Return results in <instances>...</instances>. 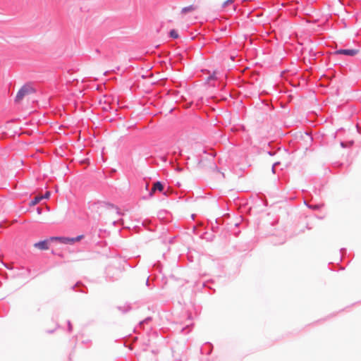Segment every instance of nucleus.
<instances>
[{"instance_id":"nucleus-1","label":"nucleus","mask_w":361,"mask_h":361,"mask_svg":"<svg viewBox=\"0 0 361 361\" xmlns=\"http://www.w3.org/2000/svg\"><path fill=\"white\" fill-rule=\"evenodd\" d=\"M99 209L104 216L110 220L114 221V218H111V216L117 215L118 214V209L112 204H103L99 205Z\"/></svg>"},{"instance_id":"nucleus-2","label":"nucleus","mask_w":361,"mask_h":361,"mask_svg":"<svg viewBox=\"0 0 361 361\" xmlns=\"http://www.w3.org/2000/svg\"><path fill=\"white\" fill-rule=\"evenodd\" d=\"M35 92V89L30 85H25L23 86L20 90L18 92L16 101L20 102L25 96L29 95Z\"/></svg>"},{"instance_id":"nucleus-3","label":"nucleus","mask_w":361,"mask_h":361,"mask_svg":"<svg viewBox=\"0 0 361 361\" xmlns=\"http://www.w3.org/2000/svg\"><path fill=\"white\" fill-rule=\"evenodd\" d=\"M82 235H79L75 238H66V237H51L50 241H58L62 244H73L80 241L82 238Z\"/></svg>"},{"instance_id":"nucleus-4","label":"nucleus","mask_w":361,"mask_h":361,"mask_svg":"<svg viewBox=\"0 0 361 361\" xmlns=\"http://www.w3.org/2000/svg\"><path fill=\"white\" fill-rule=\"evenodd\" d=\"M49 240H44L39 242H37L33 245V246L41 250H47L49 249Z\"/></svg>"},{"instance_id":"nucleus-5","label":"nucleus","mask_w":361,"mask_h":361,"mask_svg":"<svg viewBox=\"0 0 361 361\" xmlns=\"http://www.w3.org/2000/svg\"><path fill=\"white\" fill-rule=\"evenodd\" d=\"M359 52L357 49H339L335 51L336 54H344L347 56H355Z\"/></svg>"},{"instance_id":"nucleus-6","label":"nucleus","mask_w":361,"mask_h":361,"mask_svg":"<svg viewBox=\"0 0 361 361\" xmlns=\"http://www.w3.org/2000/svg\"><path fill=\"white\" fill-rule=\"evenodd\" d=\"M163 190H164V187H163V185L161 184V183L159 182V181L155 182L153 184V187H152V190H151V191L149 192V195L152 196L153 194L157 190H159V191L161 192Z\"/></svg>"},{"instance_id":"nucleus-7","label":"nucleus","mask_w":361,"mask_h":361,"mask_svg":"<svg viewBox=\"0 0 361 361\" xmlns=\"http://www.w3.org/2000/svg\"><path fill=\"white\" fill-rule=\"evenodd\" d=\"M197 8V6L192 4L188 6L183 7L181 10V13L185 15L187 13L194 11Z\"/></svg>"},{"instance_id":"nucleus-8","label":"nucleus","mask_w":361,"mask_h":361,"mask_svg":"<svg viewBox=\"0 0 361 361\" xmlns=\"http://www.w3.org/2000/svg\"><path fill=\"white\" fill-rule=\"evenodd\" d=\"M233 1H224L223 4L221 5L220 8L221 9H225L228 6H231V9L233 11H235V6L233 5Z\"/></svg>"},{"instance_id":"nucleus-9","label":"nucleus","mask_w":361,"mask_h":361,"mask_svg":"<svg viewBox=\"0 0 361 361\" xmlns=\"http://www.w3.org/2000/svg\"><path fill=\"white\" fill-rule=\"evenodd\" d=\"M42 200V197L36 196L30 202V206L32 207L38 204Z\"/></svg>"},{"instance_id":"nucleus-10","label":"nucleus","mask_w":361,"mask_h":361,"mask_svg":"<svg viewBox=\"0 0 361 361\" xmlns=\"http://www.w3.org/2000/svg\"><path fill=\"white\" fill-rule=\"evenodd\" d=\"M170 36L175 39L178 37V35L175 30H172L170 31Z\"/></svg>"},{"instance_id":"nucleus-11","label":"nucleus","mask_w":361,"mask_h":361,"mask_svg":"<svg viewBox=\"0 0 361 361\" xmlns=\"http://www.w3.org/2000/svg\"><path fill=\"white\" fill-rule=\"evenodd\" d=\"M42 197V199H48V198H49V197H50V192L49 191L46 192L44 195H43Z\"/></svg>"},{"instance_id":"nucleus-12","label":"nucleus","mask_w":361,"mask_h":361,"mask_svg":"<svg viewBox=\"0 0 361 361\" xmlns=\"http://www.w3.org/2000/svg\"><path fill=\"white\" fill-rule=\"evenodd\" d=\"M56 327H57V324H55V325H54V328H52V329H50V330H48V331H47V332H48V333H53V332L56 330Z\"/></svg>"},{"instance_id":"nucleus-13","label":"nucleus","mask_w":361,"mask_h":361,"mask_svg":"<svg viewBox=\"0 0 361 361\" xmlns=\"http://www.w3.org/2000/svg\"><path fill=\"white\" fill-rule=\"evenodd\" d=\"M37 210V213L38 214H41L42 213V209L41 208L38 207Z\"/></svg>"}]
</instances>
